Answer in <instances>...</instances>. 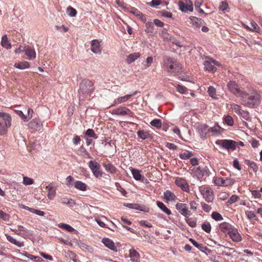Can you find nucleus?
<instances>
[{"label": "nucleus", "instance_id": "obj_1", "mask_svg": "<svg viewBox=\"0 0 262 262\" xmlns=\"http://www.w3.org/2000/svg\"><path fill=\"white\" fill-rule=\"evenodd\" d=\"M239 97L241 104L247 107H254L259 103V95L255 90H252L250 93L244 91Z\"/></svg>", "mask_w": 262, "mask_h": 262}, {"label": "nucleus", "instance_id": "obj_2", "mask_svg": "<svg viewBox=\"0 0 262 262\" xmlns=\"http://www.w3.org/2000/svg\"><path fill=\"white\" fill-rule=\"evenodd\" d=\"M93 83L88 79L83 80L80 83L79 93L84 94L88 93L93 90Z\"/></svg>", "mask_w": 262, "mask_h": 262}, {"label": "nucleus", "instance_id": "obj_3", "mask_svg": "<svg viewBox=\"0 0 262 262\" xmlns=\"http://www.w3.org/2000/svg\"><path fill=\"white\" fill-rule=\"evenodd\" d=\"M227 86L228 90L233 95L237 97H239L242 92L244 91L241 89L237 83L234 81H230L228 82Z\"/></svg>", "mask_w": 262, "mask_h": 262}, {"label": "nucleus", "instance_id": "obj_4", "mask_svg": "<svg viewBox=\"0 0 262 262\" xmlns=\"http://www.w3.org/2000/svg\"><path fill=\"white\" fill-rule=\"evenodd\" d=\"M175 59L170 57L166 56L164 58V65L168 67L172 72H178L180 70V68L177 66Z\"/></svg>", "mask_w": 262, "mask_h": 262}, {"label": "nucleus", "instance_id": "obj_5", "mask_svg": "<svg viewBox=\"0 0 262 262\" xmlns=\"http://www.w3.org/2000/svg\"><path fill=\"white\" fill-rule=\"evenodd\" d=\"M200 191L203 195V198L208 202H211L213 200V192L209 187H200Z\"/></svg>", "mask_w": 262, "mask_h": 262}, {"label": "nucleus", "instance_id": "obj_6", "mask_svg": "<svg viewBox=\"0 0 262 262\" xmlns=\"http://www.w3.org/2000/svg\"><path fill=\"white\" fill-rule=\"evenodd\" d=\"M112 114L121 116H128L133 117V113L128 108L123 106L113 110Z\"/></svg>", "mask_w": 262, "mask_h": 262}, {"label": "nucleus", "instance_id": "obj_7", "mask_svg": "<svg viewBox=\"0 0 262 262\" xmlns=\"http://www.w3.org/2000/svg\"><path fill=\"white\" fill-rule=\"evenodd\" d=\"M216 144L221 145L227 149H234L236 147V142L230 140H221L216 141Z\"/></svg>", "mask_w": 262, "mask_h": 262}, {"label": "nucleus", "instance_id": "obj_8", "mask_svg": "<svg viewBox=\"0 0 262 262\" xmlns=\"http://www.w3.org/2000/svg\"><path fill=\"white\" fill-rule=\"evenodd\" d=\"M89 166L96 178L102 176V173L99 171L100 165L98 163L95 161H90L89 163Z\"/></svg>", "mask_w": 262, "mask_h": 262}, {"label": "nucleus", "instance_id": "obj_9", "mask_svg": "<svg viewBox=\"0 0 262 262\" xmlns=\"http://www.w3.org/2000/svg\"><path fill=\"white\" fill-rule=\"evenodd\" d=\"M176 209L185 217H188L191 214L187 207V205L184 203H177L176 205Z\"/></svg>", "mask_w": 262, "mask_h": 262}, {"label": "nucleus", "instance_id": "obj_10", "mask_svg": "<svg viewBox=\"0 0 262 262\" xmlns=\"http://www.w3.org/2000/svg\"><path fill=\"white\" fill-rule=\"evenodd\" d=\"M228 234L229 235L232 240L235 242H239L242 240V237L239 234L237 229H236L234 227H233Z\"/></svg>", "mask_w": 262, "mask_h": 262}, {"label": "nucleus", "instance_id": "obj_11", "mask_svg": "<svg viewBox=\"0 0 262 262\" xmlns=\"http://www.w3.org/2000/svg\"><path fill=\"white\" fill-rule=\"evenodd\" d=\"M91 50L95 54H99L101 52L100 41L97 39H93L91 41Z\"/></svg>", "mask_w": 262, "mask_h": 262}, {"label": "nucleus", "instance_id": "obj_12", "mask_svg": "<svg viewBox=\"0 0 262 262\" xmlns=\"http://www.w3.org/2000/svg\"><path fill=\"white\" fill-rule=\"evenodd\" d=\"M178 5L180 9L184 12H187V11H193V5L191 1H189V3L186 5L183 2L179 1L178 2Z\"/></svg>", "mask_w": 262, "mask_h": 262}, {"label": "nucleus", "instance_id": "obj_13", "mask_svg": "<svg viewBox=\"0 0 262 262\" xmlns=\"http://www.w3.org/2000/svg\"><path fill=\"white\" fill-rule=\"evenodd\" d=\"M28 125L30 128L34 129L36 130H40L42 126V123L40 120L37 118L33 119L28 123Z\"/></svg>", "mask_w": 262, "mask_h": 262}, {"label": "nucleus", "instance_id": "obj_14", "mask_svg": "<svg viewBox=\"0 0 262 262\" xmlns=\"http://www.w3.org/2000/svg\"><path fill=\"white\" fill-rule=\"evenodd\" d=\"M137 93H138V92L135 91L130 94H127L124 96L120 97L118 98L117 99H116L114 100V104L116 105H118L120 103H124V102H126L127 100L130 99L132 98V97L135 96Z\"/></svg>", "mask_w": 262, "mask_h": 262}, {"label": "nucleus", "instance_id": "obj_15", "mask_svg": "<svg viewBox=\"0 0 262 262\" xmlns=\"http://www.w3.org/2000/svg\"><path fill=\"white\" fill-rule=\"evenodd\" d=\"M198 128L201 138L202 139L206 138L207 134L209 132L208 125L205 124H200Z\"/></svg>", "mask_w": 262, "mask_h": 262}, {"label": "nucleus", "instance_id": "obj_16", "mask_svg": "<svg viewBox=\"0 0 262 262\" xmlns=\"http://www.w3.org/2000/svg\"><path fill=\"white\" fill-rule=\"evenodd\" d=\"M175 183L177 186L180 187L182 190L185 191L189 189V186L184 179L178 178L176 179Z\"/></svg>", "mask_w": 262, "mask_h": 262}, {"label": "nucleus", "instance_id": "obj_17", "mask_svg": "<svg viewBox=\"0 0 262 262\" xmlns=\"http://www.w3.org/2000/svg\"><path fill=\"white\" fill-rule=\"evenodd\" d=\"M102 242L106 247L108 248L114 252L117 251V248L115 246V244L112 240L108 238H103L102 240Z\"/></svg>", "mask_w": 262, "mask_h": 262}, {"label": "nucleus", "instance_id": "obj_18", "mask_svg": "<svg viewBox=\"0 0 262 262\" xmlns=\"http://www.w3.org/2000/svg\"><path fill=\"white\" fill-rule=\"evenodd\" d=\"M24 50H25V54L29 60L33 59L36 57V53L34 50L31 47L25 46L24 48Z\"/></svg>", "mask_w": 262, "mask_h": 262}, {"label": "nucleus", "instance_id": "obj_19", "mask_svg": "<svg viewBox=\"0 0 262 262\" xmlns=\"http://www.w3.org/2000/svg\"><path fill=\"white\" fill-rule=\"evenodd\" d=\"M54 183H50L46 188L48 189V197L50 200H53L56 194V187L53 185Z\"/></svg>", "mask_w": 262, "mask_h": 262}, {"label": "nucleus", "instance_id": "obj_20", "mask_svg": "<svg viewBox=\"0 0 262 262\" xmlns=\"http://www.w3.org/2000/svg\"><path fill=\"white\" fill-rule=\"evenodd\" d=\"M0 118L3 119V121L5 124L6 126L10 127L11 125V116L7 113H0Z\"/></svg>", "mask_w": 262, "mask_h": 262}, {"label": "nucleus", "instance_id": "obj_21", "mask_svg": "<svg viewBox=\"0 0 262 262\" xmlns=\"http://www.w3.org/2000/svg\"><path fill=\"white\" fill-rule=\"evenodd\" d=\"M233 226L228 223L224 222L220 225V230L224 233L228 234L233 228Z\"/></svg>", "mask_w": 262, "mask_h": 262}, {"label": "nucleus", "instance_id": "obj_22", "mask_svg": "<svg viewBox=\"0 0 262 262\" xmlns=\"http://www.w3.org/2000/svg\"><path fill=\"white\" fill-rule=\"evenodd\" d=\"M204 65L206 70L210 72L214 73L216 71V68L212 65V62L211 60V58H209L208 60L204 62Z\"/></svg>", "mask_w": 262, "mask_h": 262}, {"label": "nucleus", "instance_id": "obj_23", "mask_svg": "<svg viewBox=\"0 0 262 262\" xmlns=\"http://www.w3.org/2000/svg\"><path fill=\"white\" fill-rule=\"evenodd\" d=\"M124 205L131 209H135L136 210H139L140 211H142L144 212H148V208L146 207H144L143 208L139 204H126Z\"/></svg>", "mask_w": 262, "mask_h": 262}, {"label": "nucleus", "instance_id": "obj_24", "mask_svg": "<svg viewBox=\"0 0 262 262\" xmlns=\"http://www.w3.org/2000/svg\"><path fill=\"white\" fill-rule=\"evenodd\" d=\"M129 256L130 257L131 260H132L133 262H139V259L140 255L136 250L134 249L130 250Z\"/></svg>", "mask_w": 262, "mask_h": 262}, {"label": "nucleus", "instance_id": "obj_25", "mask_svg": "<svg viewBox=\"0 0 262 262\" xmlns=\"http://www.w3.org/2000/svg\"><path fill=\"white\" fill-rule=\"evenodd\" d=\"M190 19L192 22V25L196 28H199L204 23L203 19L195 16H191Z\"/></svg>", "mask_w": 262, "mask_h": 262}, {"label": "nucleus", "instance_id": "obj_26", "mask_svg": "<svg viewBox=\"0 0 262 262\" xmlns=\"http://www.w3.org/2000/svg\"><path fill=\"white\" fill-rule=\"evenodd\" d=\"M130 170L134 178L137 181L141 180V179L144 178V176H142L140 173L141 171L130 167Z\"/></svg>", "mask_w": 262, "mask_h": 262}, {"label": "nucleus", "instance_id": "obj_27", "mask_svg": "<svg viewBox=\"0 0 262 262\" xmlns=\"http://www.w3.org/2000/svg\"><path fill=\"white\" fill-rule=\"evenodd\" d=\"M16 234L20 235V236H25L27 234V231L25 229V228L20 225H18L17 226V229H11Z\"/></svg>", "mask_w": 262, "mask_h": 262}, {"label": "nucleus", "instance_id": "obj_28", "mask_svg": "<svg viewBox=\"0 0 262 262\" xmlns=\"http://www.w3.org/2000/svg\"><path fill=\"white\" fill-rule=\"evenodd\" d=\"M140 56V54L139 52H135L133 54H130L127 56L126 58V62L130 64L134 62L136 59Z\"/></svg>", "mask_w": 262, "mask_h": 262}, {"label": "nucleus", "instance_id": "obj_29", "mask_svg": "<svg viewBox=\"0 0 262 262\" xmlns=\"http://www.w3.org/2000/svg\"><path fill=\"white\" fill-rule=\"evenodd\" d=\"M1 45L3 47L7 49H10L11 48V44L9 42L8 37L6 35H5L2 37Z\"/></svg>", "mask_w": 262, "mask_h": 262}, {"label": "nucleus", "instance_id": "obj_30", "mask_svg": "<svg viewBox=\"0 0 262 262\" xmlns=\"http://www.w3.org/2000/svg\"><path fill=\"white\" fill-rule=\"evenodd\" d=\"M164 198L167 201H176L177 199L176 196L174 193L169 190H166L164 193Z\"/></svg>", "mask_w": 262, "mask_h": 262}, {"label": "nucleus", "instance_id": "obj_31", "mask_svg": "<svg viewBox=\"0 0 262 262\" xmlns=\"http://www.w3.org/2000/svg\"><path fill=\"white\" fill-rule=\"evenodd\" d=\"M157 205L158 207L161 209L164 212L166 213L167 215L171 214V211L161 202L157 201Z\"/></svg>", "mask_w": 262, "mask_h": 262}, {"label": "nucleus", "instance_id": "obj_32", "mask_svg": "<svg viewBox=\"0 0 262 262\" xmlns=\"http://www.w3.org/2000/svg\"><path fill=\"white\" fill-rule=\"evenodd\" d=\"M75 187L81 191H85L86 190V185L80 181H77L75 183Z\"/></svg>", "mask_w": 262, "mask_h": 262}, {"label": "nucleus", "instance_id": "obj_33", "mask_svg": "<svg viewBox=\"0 0 262 262\" xmlns=\"http://www.w3.org/2000/svg\"><path fill=\"white\" fill-rule=\"evenodd\" d=\"M7 238L10 242L14 244L19 247H23L24 245V242L17 241L16 239H14L10 235L7 236Z\"/></svg>", "mask_w": 262, "mask_h": 262}, {"label": "nucleus", "instance_id": "obj_34", "mask_svg": "<svg viewBox=\"0 0 262 262\" xmlns=\"http://www.w3.org/2000/svg\"><path fill=\"white\" fill-rule=\"evenodd\" d=\"M14 67L19 69H25L28 68L30 67V64L28 62L24 61L15 63Z\"/></svg>", "mask_w": 262, "mask_h": 262}, {"label": "nucleus", "instance_id": "obj_35", "mask_svg": "<svg viewBox=\"0 0 262 262\" xmlns=\"http://www.w3.org/2000/svg\"><path fill=\"white\" fill-rule=\"evenodd\" d=\"M103 165L105 167V170L107 172L112 173L115 172L116 168L113 164H112L111 163H108V164L104 163L103 164Z\"/></svg>", "mask_w": 262, "mask_h": 262}, {"label": "nucleus", "instance_id": "obj_36", "mask_svg": "<svg viewBox=\"0 0 262 262\" xmlns=\"http://www.w3.org/2000/svg\"><path fill=\"white\" fill-rule=\"evenodd\" d=\"M150 125L157 128H160L162 126V122L160 119H155L150 122Z\"/></svg>", "mask_w": 262, "mask_h": 262}, {"label": "nucleus", "instance_id": "obj_37", "mask_svg": "<svg viewBox=\"0 0 262 262\" xmlns=\"http://www.w3.org/2000/svg\"><path fill=\"white\" fill-rule=\"evenodd\" d=\"M146 29L145 30L146 32L147 33H153L154 31V26L152 22H147L145 24Z\"/></svg>", "mask_w": 262, "mask_h": 262}, {"label": "nucleus", "instance_id": "obj_38", "mask_svg": "<svg viewBox=\"0 0 262 262\" xmlns=\"http://www.w3.org/2000/svg\"><path fill=\"white\" fill-rule=\"evenodd\" d=\"M222 128L216 124L213 127L209 128V132H212L215 134H219L220 133Z\"/></svg>", "mask_w": 262, "mask_h": 262}, {"label": "nucleus", "instance_id": "obj_39", "mask_svg": "<svg viewBox=\"0 0 262 262\" xmlns=\"http://www.w3.org/2000/svg\"><path fill=\"white\" fill-rule=\"evenodd\" d=\"M102 220H107V218L104 216H101V218L97 217L95 219L96 222L98 223V224L102 227H105V224L104 223V222Z\"/></svg>", "mask_w": 262, "mask_h": 262}, {"label": "nucleus", "instance_id": "obj_40", "mask_svg": "<svg viewBox=\"0 0 262 262\" xmlns=\"http://www.w3.org/2000/svg\"><path fill=\"white\" fill-rule=\"evenodd\" d=\"M67 12L68 14L71 17H74L77 14L76 10L71 6H69L67 8Z\"/></svg>", "mask_w": 262, "mask_h": 262}, {"label": "nucleus", "instance_id": "obj_41", "mask_svg": "<svg viewBox=\"0 0 262 262\" xmlns=\"http://www.w3.org/2000/svg\"><path fill=\"white\" fill-rule=\"evenodd\" d=\"M9 126H6L3 122H0V134L3 135L7 133V128Z\"/></svg>", "mask_w": 262, "mask_h": 262}, {"label": "nucleus", "instance_id": "obj_42", "mask_svg": "<svg viewBox=\"0 0 262 262\" xmlns=\"http://www.w3.org/2000/svg\"><path fill=\"white\" fill-rule=\"evenodd\" d=\"M134 14L137 16L140 20H141L143 22L145 23L146 21V19L145 18V16L140 12L136 10L134 12Z\"/></svg>", "mask_w": 262, "mask_h": 262}, {"label": "nucleus", "instance_id": "obj_43", "mask_svg": "<svg viewBox=\"0 0 262 262\" xmlns=\"http://www.w3.org/2000/svg\"><path fill=\"white\" fill-rule=\"evenodd\" d=\"M202 228L207 233H209L211 231V227L210 223H204L202 225Z\"/></svg>", "mask_w": 262, "mask_h": 262}, {"label": "nucleus", "instance_id": "obj_44", "mask_svg": "<svg viewBox=\"0 0 262 262\" xmlns=\"http://www.w3.org/2000/svg\"><path fill=\"white\" fill-rule=\"evenodd\" d=\"M231 108L238 115L241 113V112L242 111L241 110V106L236 104L233 103L231 104Z\"/></svg>", "mask_w": 262, "mask_h": 262}, {"label": "nucleus", "instance_id": "obj_45", "mask_svg": "<svg viewBox=\"0 0 262 262\" xmlns=\"http://www.w3.org/2000/svg\"><path fill=\"white\" fill-rule=\"evenodd\" d=\"M225 122L229 126H232L234 124V121L232 117L230 116H227L224 119Z\"/></svg>", "mask_w": 262, "mask_h": 262}, {"label": "nucleus", "instance_id": "obj_46", "mask_svg": "<svg viewBox=\"0 0 262 262\" xmlns=\"http://www.w3.org/2000/svg\"><path fill=\"white\" fill-rule=\"evenodd\" d=\"M192 156V154H191V152H190L188 151H186L184 153L181 154L180 155V157L182 159H189L190 157H191Z\"/></svg>", "mask_w": 262, "mask_h": 262}, {"label": "nucleus", "instance_id": "obj_47", "mask_svg": "<svg viewBox=\"0 0 262 262\" xmlns=\"http://www.w3.org/2000/svg\"><path fill=\"white\" fill-rule=\"evenodd\" d=\"M238 198H239L237 195H232L230 198V199L228 200V201L226 202V203L227 205L232 204V203L236 202L238 200Z\"/></svg>", "mask_w": 262, "mask_h": 262}, {"label": "nucleus", "instance_id": "obj_48", "mask_svg": "<svg viewBox=\"0 0 262 262\" xmlns=\"http://www.w3.org/2000/svg\"><path fill=\"white\" fill-rule=\"evenodd\" d=\"M212 217L215 221H221V220H222L223 219V217L222 216V215L218 212H213L212 213Z\"/></svg>", "mask_w": 262, "mask_h": 262}, {"label": "nucleus", "instance_id": "obj_49", "mask_svg": "<svg viewBox=\"0 0 262 262\" xmlns=\"http://www.w3.org/2000/svg\"><path fill=\"white\" fill-rule=\"evenodd\" d=\"M86 135L90 137L94 138L95 139L97 138V136L95 133L94 131L92 129H88L85 132Z\"/></svg>", "mask_w": 262, "mask_h": 262}, {"label": "nucleus", "instance_id": "obj_50", "mask_svg": "<svg viewBox=\"0 0 262 262\" xmlns=\"http://www.w3.org/2000/svg\"><path fill=\"white\" fill-rule=\"evenodd\" d=\"M33 180L27 177H24L23 178V183L25 185H31L33 183Z\"/></svg>", "mask_w": 262, "mask_h": 262}, {"label": "nucleus", "instance_id": "obj_51", "mask_svg": "<svg viewBox=\"0 0 262 262\" xmlns=\"http://www.w3.org/2000/svg\"><path fill=\"white\" fill-rule=\"evenodd\" d=\"M224 179L222 178H216L214 180L215 184L217 186H224Z\"/></svg>", "mask_w": 262, "mask_h": 262}, {"label": "nucleus", "instance_id": "obj_52", "mask_svg": "<svg viewBox=\"0 0 262 262\" xmlns=\"http://www.w3.org/2000/svg\"><path fill=\"white\" fill-rule=\"evenodd\" d=\"M138 136L142 139H146L148 136V134L142 130H139L137 132Z\"/></svg>", "mask_w": 262, "mask_h": 262}, {"label": "nucleus", "instance_id": "obj_53", "mask_svg": "<svg viewBox=\"0 0 262 262\" xmlns=\"http://www.w3.org/2000/svg\"><path fill=\"white\" fill-rule=\"evenodd\" d=\"M177 90L181 94H184L187 91V89L186 87L180 84L177 86Z\"/></svg>", "mask_w": 262, "mask_h": 262}, {"label": "nucleus", "instance_id": "obj_54", "mask_svg": "<svg viewBox=\"0 0 262 262\" xmlns=\"http://www.w3.org/2000/svg\"><path fill=\"white\" fill-rule=\"evenodd\" d=\"M167 38L169 39L170 41H171L173 43L177 45L178 47H181L182 46V45L181 43L177 39H176L175 38L169 36V37H167Z\"/></svg>", "mask_w": 262, "mask_h": 262}, {"label": "nucleus", "instance_id": "obj_55", "mask_svg": "<svg viewBox=\"0 0 262 262\" xmlns=\"http://www.w3.org/2000/svg\"><path fill=\"white\" fill-rule=\"evenodd\" d=\"M239 115H240L242 116V117H243L246 120H249V119L250 118L249 113L247 111L242 110Z\"/></svg>", "mask_w": 262, "mask_h": 262}, {"label": "nucleus", "instance_id": "obj_56", "mask_svg": "<svg viewBox=\"0 0 262 262\" xmlns=\"http://www.w3.org/2000/svg\"><path fill=\"white\" fill-rule=\"evenodd\" d=\"M249 166L255 172L258 170V167L256 164L253 162L249 161L248 163Z\"/></svg>", "mask_w": 262, "mask_h": 262}, {"label": "nucleus", "instance_id": "obj_57", "mask_svg": "<svg viewBox=\"0 0 262 262\" xmlns=\"http://www.w3.org/2000/svg\"><path fill=\"white\" fill-rule=\"evenodd\" d=\"M67 256L71 259H72L73 261L77 262V259L75 258V255L73 252L71 251H68L67 252Z\"/></svg>", "mask_w": 262, "mask_h": 262}, {"label": "nucleus", "instance_id": "obj_58", "mask_svg": "<svg viewBox=\"0 0 262 262\" xmlns=\"http://www.w3.org/2000/svg\"><path fill=\"white\" fill-rule=\"evenodd\" d=\"M60 227L69 232H73L74 230V229L72 227L68 224H62V225L60 226Z\"/></svg>", "mask_w": 262, "mask_h": 262}, {"label": "nucleus", "instance_id": "obj_59", "mask_svg": "<svg viewBox=\"0 0 262 262\" xmlns=\"http://www.w3.org/2000/svg\"><path fill=\"white\" fill-rule=\"evenodd\" d=\"M190 208L191 209L196 211L198 208V204L194 201H191L189 203Z\"/></svg>", "mask_w": 262, "mask_h": 262}, {"label": "nucleus", "instance_id": "obj_60", "mask_svg": "<svg viewBox=\"0 0 262 262\" xmlns=\"http://www.w3.org/2000/svg\"><path fill=\"white\" fill-rule=\"evenodd\" d=\"M33 114V111L32 109L29 108L28 110V114L26 116V122L28 121L32 117Z\"/></svg>", "mask_w": 262, "mask_h": 262}, {"label": "nucleus", "instance_id": "obj_61", "mask_svg": "<svg viewBox=\"0 0 262 262\" xmlns=\"http://www.w3.org/2000/svg\"><path fill=\"white\" fill-rule=\"evenodd\" d=\"M208 92L209 93V95L212 98L214 97L215 95L216 91L215 89L212 86H210L208 88Z\"/></svg>", "mask_w": 262, "mask_h": 262}, {"label": "nucleus", "instance_id": "obj_62", "mask_svg": "<svg viewBox=\"0 0 262 262\" xmlns=\"http://www.w3.org/2000/svg\"><path fill=\"white\" fill-rule=\"evenodd\" d=\"M251 28H250L251 30L255 31V32H258V30L259 29V27L257 25V24L254 21L251 22Z\"/></svg>", "mask_w": 262, "mask_h": 262}, {"label": "nucleus", "instance_id": "obj_63", "mask_svg": "<svg viewBox=\"0 0 262 262\" xmlns=\"http://www.w3.org/2000/svg\"><path fill=\"white\" fill-rule=\"evenodd\" d=\"M160 4L161 0H152V1L149 3V5L152 7H156Z\"/></svg>", "mask_w": 262, "mask_h": 262}, {"label": "nucleus", "instance_id": "obj_64", "mask_svg": "<svg viewBox=\"0 0 262 262\" xmlns=\"http://www.w3.org/2000/svg\"><path fill=\"white\" fill-rule=\"evenodd\" d=\"M234 183V180L233 179H226V180L224 179V186H228L230 185L233 184Z\"/></svg>", "mask_w": 262, "mask_h": 262}]
</instances>
